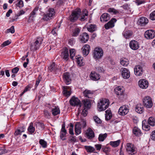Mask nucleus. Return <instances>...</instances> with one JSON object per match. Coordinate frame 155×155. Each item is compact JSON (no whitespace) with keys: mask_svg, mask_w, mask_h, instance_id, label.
I'll return each instance as SVG.
<instances>
[{"mask_svg":"<svg viewBox=\"0 0 155 155\" xmlns=\"http://www.w3.org/2000/svg\"><path fill=\"white\" fill-rule=\"evenodd\" d=\"M109 100L106 99H103L100 101L97 104V107L100 111L105 110L109 106Z\"/></svg>","mask_w":155,"mask_h":155,"instance_id":"1","label":"nucleus"},{"mask_svg":"<svg viewBox=\"0 0 155 155\" xmlns=\"http://www.w3.org/2000/svg\"><path fill=\"white\" fill-rule=\"evenodd\" d=\"M148 19L145 17H141L138 20L137 23L138 25L142 26H144L146 25L148 23Z\"/></svg>","mask_w":155,"mask_h":155,"instance_id":"16","label":"nucleus"},{"mask_svg":"<svg viewBox=\"0 0 155 155\" xmlns=\"http://www.w3.org/2000/svg\"><path fill=\"white\" fill-rule=\"evenodd\" d=\"M89 36L88 34L85 32L81 34L80 36V39L81 42L85 43L88 41Z\"/></svg>","mask_w":155,"mask_h":155,"instance_id":"20","label":"nucleus"},{"mask_svg":"<svg viewBox=\"0 0 155 155\" xmlns=\"http://www.w3.org/2000/svg\"><path fill=\"white\" fill-rule=\"evenodd\" d=\"M44 116L46 118H49L50 116V113L47 110L44 111Z\"/></svg>","mask_w":155,"mask_h":155,"instance_id":"59","label":"nucleus"},{"mask_svg":"<svg viewBox=\"0 0 155 155\" xmlns=\"http://www.w3.org/2000/svg\"><path fill=\"white\" fill-rule=\"evenodd\" d=\"M111 149L109 147L103 146L101 149V151L105 153L106 155H110V152Z\"/></svg>","mask_w":155,"mask_h":155,"instance_id":"37","label":"nucleus"},{"mask_svg":"<svg viewBox=\"0 0 155 155\" xmlns=\"http://www.w3.org/2000/svg\"><path fill=\"white\" fill-rule=\"evenodd\" d=\"M61 56L65 60L67 61L68 59L69 53L68 49L65 48L62 49Z\"/></svg>","mask_w":155,"mask_h":155,"instance_id":"17","label":"nucleus"},{"mask_svg":"<svg viewBox=\"0 0 155 155\" xmlns=\"http://www.w3.org/2000/svg\"><path fill=\"white\" fill-rule=\"evenodd\" d=\"M88 109L86 108H84L81 112V114L83 116L85 117L87 116V110Z\"/></svg>","mask_w":155,"mask_h":155,"instance_id":"58","label":"nucleus"},{"mask_svg":"<svg viewBox=\"0 0 155 155\" xmlns=\"http://www.w3.org/2000/svg\"><path fill=\"white\" fill-rule=\"evenodd\" d=\"M36 13L34 12L33 11L30 14V16L29 19L28 20V22H30L31 21L34 20L35 15H36Z\"/></svg>","mask_w":155,"mask_h":155,"instance_id":"43","label":"nucleus"},{"mask_svg":"<svg viewBox=\"0 0 155 155\" xmlns=\"http://www.w3.org/2000/svg\"><path fill=\"white\" fill-rule=\"evenodd\" d=\"M19 70V68L18 67H16L13 68L12 70V72L13 74H16Z\"/></svg>","mask_w":155,"mask_h":155,"instance_id":"60","label":"nucleus"},{"mask_svg":"<svg viewBox=\"0 0 155 155\" xmlns=\"http://www.w3.org/2000/svg\"><path fill=\"white\" fill-rule=\"evenodd\" d=\"M43 39L42 38H37L33 45H31L30 49L31 50H36L38 49L41 45Z\"/></svg>","mask_w":155,"mask_h":155,"instance_id":"5","label":"nucleus"},{"mask_svg":"<svg viewBox=\"0 0 155 155\" xmlns=\"http://www.w3.org/2000/svg\"><path fill=\"white\" fill-rule=\"evenodd\" d=\"M95 147L96 150H97L99 151L102 148V145L100 144H96L95 145Z\"/></svg>","mask_w":155,"mask_h":155,"instance_id":"61","label":"nucleus"},{"mask_svg":"<svg viewBox=\"0 0 155 155\" xmlns=\"http://www.w3.org/2000/svg\"><path fill=\"white\" fill-rule=\"evenodd\" d=\"M104 51L103 49L99 47L95 48L93 51V57L95 60L101 59L103 56Z\"/></svg>","mask_w":155,"mask_h":155,"instance_id":"2","label":"nucleus"},{"mask_svg":"<svg viewBox=\"0 0 155 155\" xmlns=\"http://www.w3.org/2000/svg\"><path fill=\"white\" fill-rule=\"evenodd\" d=\"M86 134L87 137L89 139H92L94 137V133L91 128L88 129L87 130Z\"/></svg>","mask_w":155,"mask_h":155,"instance_id":"28","label":"nucleus"},{"mask_svg":"<svg viewBox=\"0 0 155 155\" xmlns=\"http://www.w3.org/2000/svg\"><path fill=\"white\" fill-rule=\"evenodd\" d=\"M81 127L80 123L77 122L75 126V134L78 135L81 133Z\"/></svg>","mask_w":155,"mask_h":155,"instance_id":"27","label":"nucleus"},{"mask_svg":"<svg viewBox=\"0 0 155 155\" xmlns=\"http://www.w3.org/2000/svg\"><path fill=\"white\" fill-rule=\"evenodd\" d=\"M77 141V138L75 136H70L68 140V142H75Z\"/></svg>","mask_w":155,"mask_h":155,"instance_id":"49","label":"nucleus"},{"mask_svg":"<svg viewBox=\"0 0 155 155\" xmlns=\"http://www.w3.org/2000/svg\"><path fill=\"white\" fill-rule=\"evenodd\" d=\"M126 150L129 154L133 155L137 153L136 148L132 143H127L125 147Z\"/></svg>","mask_w":155,"mask_h":155,"instance_id":"3","label":"nucleus"},{"mask_svg":"<svg viewBox=\"0 0 155 155\" xmlns=\"http://www.w3.org/2000/svg\"><path fill=\"white\" fill-rule=\"evenodd\" d=\"M67 134V131L65 129V127L64 124H62V128L60 132V138L63 140H66L65 138H64V137Z\"/></svg>","mask_w":155,"mask_h":155,"instance_id":"22","label":"nucleus"},{"mask_svg":"<svg viewBox=\"0 0 155 155\" xmlns=\"http://www.w3.org/2000/svg\"><path fill=\"white\" fill-rule=\"evenodd\" d=\"M82 102H83L84 104V108H86L87 109H89L91 106V103L90 101L87 99L84 100Z\"/></svg>","mask_w":155,"mask_h":155,"instance_id":"38","label":"nucleus"},{"mask_svg":"<svg viewBox=\"0 0 155 155\" xmlns=\"http://www.w3.org/2000/svg\"><path fill=\"white\" fill-rule=\"evenodd\" d=\"M151 138L152 140H155V130L152 131L151 135Z\"/></svg>","mask_w":155,"mask_h":155,"instance_id":"64","label":"nucleus"},{"mask_svg":"<svg viewBox=\"0 0 155 155\" xmlns=\"http://www.w3.org/2000/svg\"><path fill=\"white\" fill-rule=\"evenodd\" d=\"M15 32L14 27V26H12L10 28L7 30V33L11 32L12 34L14 33Z\"/></svg>","mask_w":155,"mask_h":155,"instance_id":"53","label":"nucleus"},{"mask_svg":"<svg viewBox=\"0 0 155 155\" xmlns=\"http://www.w3.org/2000/svg\"><path fill=\"white\" fill-rule=\"evenodd\" d=\"M110 18V15L107 13H104L101 16L100 19L102 22H105L107 21Z\"/></svg>","mask_w":155,"mask_h":155,"instance_id":"25","label":"nucleus"},{"mask_svg":"<svg viewBox=\"0 0 155 155\" xmlns=\"http://www.w3.org/2000/svg\"><path fill=\"white\" fill-rule=\"evenodd\" d=\"M120 63L122 66L126 67L129 64V61L127 58H123L120 59Z\"/></svg>","mask_w":155,"mask_h":155,"instance_id":"34","label":"nucleus"},{"mask_svg":"<svg viewBox=\"0 0 155 155\" xmlns=\"http://www.w3.org/2000/svg\"><path fill=\"white\" fill-rule=\"evenodd\" d=\"M136 111L138 113L142 114L144 111V107L143 105L138 104L136 105L135 107Z\"/></svg>","mask_w":155,"mask_h":155,"instance_id":"23","label":"nucleus"},{"mask_svg":"<svg viewBox=\"0 0 155 155\" xmlns=\"http://www.w3.org/2000/svg\"><path fill=\"white\" fill-rule=\"evenodd\" d=\"M37 127L39 129H44L45 128V125L43 123L41 122H37L36 124Z\"/></svg>","mask_w":155,"mask_h":155,"instance_id":"47","label":"nucleus"},{"mask_svg":"<svg viewBox=\"0 0 155 155\" xmlns=\"http://www.w3.org/2000/svg\"><path fill=\"white\" fill-rule=\"evenodd\" d=\"M55 12L53 8H51L48 10L46 14L44 16L45 20L48 21L52 19L55 15Z\"/></svg>","mask_w":155,"mask_h":155,"instance_id":"6","label":"nucleus"},{"mask_svg":"<svg viewBox=\"0 0 155 155\" xmlns=\"http://www.w3.org/2000/svg\"><path fill=\"white\" fill-rule=\"evenodd\" d=\"M76 61L78 64L80 66H81L83 65V63L82 61V58L81 57H76Z\"/></svg>","mask_w":155,"mask_h":155,"instance_id":"42","label":"nucleus"},{"mask_svg":"<svg viewBox=\"0 0 155 155\" xmlns=\"http://www.w3.org/2000/svg\"><path fill=\"white\" fill-rule=\"evenodd\" d=\"M63 92L64 95L66 97L69 96L71 94V88L68 86L62 87Z\"/></svg>","mask_w":155,"mask_h":155,"instance_id":"19","label":"nucleus"},{"mask_svg":"<svg viewBox=\"0 0 155 155\" xmlns=\"http://www.w3.org/2000/svg\"><path fill=\"white\" fill-rule=\"evenodd\" d=\"M114 91L116 95L118 96V97L123 98L124 97V90L123 87L121 86H119L115 87Z\"/></svg>","mask_w":155,"mask_h":155,"instance_id":"9","label":"nucleus"},{"mask_svg":"<svg viewBox=\"0 0 155 155\" xmlns=\"http://www.w3.org/2000/svg\"><path fill=\"white\" fill-rule=\"evenodd\" d=\"M107 133H105L104 134H101L98 136V140L100 142L103 141L107 138Z\"/></svg>","mask_w":155,"mask_h":155,"instance_id":"35","label":"nucleus"},{"mask_svg":"<svg viewBox=\"0 0 155 155\" xmlns=\"http://www.w3.org/2000/svg\"><path fill=\"white\" fill-rule=\"evenodd\" d=\"M149 125L146 120H143L142 123L143 129L146 131L149 130L150 128Z\"/></svg>","mask_w":155,"mask_h":155,"instance_id":"29","label":"nucleus"},{"mask_svg":"<svg viewBox=\"0 0 155 155\" xmlns=\"http://www.w3.org/2000/svg\"><path fill=\"white\" fill-rule=\"evenodd\" d=\"M21 132L20 131V130L18 128L16 130L15 132L14 133L15 136H16L19 135H21Z\"/></svg>","mask_w":155,"mask_h":155,"instance_id":"63","label":"nucleus"},{"mask_svg":"<svg viewBox=\"0 0 155 155\" xmlns=\"http://www.w3.org/2000/svg\"><path fill=\"white\" fill-rule=\"evenodd\" d=\"M150 18L151 20H155V10L150 14Z\"/></svg>","mask_w":155,"mask_h":155,"instance_id":"55","label":"nucleus"},{"mask_svg":"<svg viewBox=\"0 0 155 155\" xmlns=\"http://www.w3.org/2000/svg\"><path fill=\"white\" fill-rule=\"evenodd\" d=\"M135 2L137 5H139L145 2L144 0H135Z\"/></svg>","mask_w":155,"mask_h":155,"instance_id":"54","label":"nucleus"},{"mask_svg":"<svg viewBox=\"0 0 155 155\" xmlns=\"http://www.w3.org/2000/svg\"><path fill=\"white\" fill-rule=\"evenodd\" d=\"M35 128L33 126V123L31 122L30 124V125L28 128V131L29 133V134H32L35 132Z\"/></svg>","mask_w":155,"mask_h":155,"instance_id":"31","label":"nucleus"},{"mask_svg":"<svg viewBox=\"0 0 155 155\" xmlns=\"http://www.w3.org/2000/svg\"><path fill=\"white\" fill-rule=\"evenodd\" d=\"M25 11L23 10H21L19 11L18 13H17V15L18 16H20L21 15L25 14Z\"/></svg>","mask_w":155,"mask_h":155,"instance_id":"62","label":"nucleus"},{"mask_svg":"<svg viewBox=\"0 0 155 155\" xmlns=\"http://www.w3.org/2000/svg\"><path fill=\"white\" fill-rule=\"evenodd\" d=\"M121 76L123 78H130V73L129 70L125 68H122L120 69Z\"/></svg>","mask_w":155,"mask_h":155,"instance_id":"15","label":"nucleus"},{"mask_svg":"<svg viewBox=\"0 0 155 155\" xmlns=\"http://www.w3.org/2000/svg\"><path fill=\"white\" fill-rule=\"evenodd\" d=\"M70 57L72 59H73V58L75 56L76 51L74 49L72 48L69 50Z\"/></svg>","mask_w":155,"mask_h":155,"instance_id":"45","label":"nucleus"},{"mask_svg":"<svg viewBox=\"0 0 155 155\" xmlns=\"http://www.w3.org/2000/svg\"><path fill=\"white\" fill-rule=\"evenodd\" d=\"M117 21V19L115 18H112L110 21L104 25L105 28L107 30L114 27V24Z\"/></svg>","mask_w":155,"mask_h":155,"instance_id":"11","label":"nucleus"},{"mask_svg":"<svg viewBox=\"0 0 155 155\" xmlns=\"http://www.w3.org/2000/svg\"><path fill=\"white\" fill-rule=\"evenodd\" d=\"M85 149L87 150L88 152H92L95 150L94 148L93 147L91 146H85Z\"/></svg>","mask_w":155,"mask_h":155,"instance_id":"48","label":"nucleus"},{"mask_svg":"<svg viewBox=\"0 0 155 155\" xmlns=\"http://www.w3.org/2000/svg\"><path fill=\"white\" fill-rule=\"evenodd\" d=\"M49 71L51 72H53L54 73H56V71L57 69L56 68L55 64L52 63L48 67Z\"/></svg>","mask_w":155,"mask_h":155,"instance_id":"33","label":"nucleus"},{"mask_svg":"<svg viewBox=\"0 0 155 155\" xmlns=\"http://www.w3.org/2000/svg\"><path fill=\"white\" fill-rule=\"evenodd\" d=\"M16 5L19 8H21L24 6L23 1L22 0H17Z\"/></svg>","mask_w":155,"mask_h":155,"instance_id":"46","label":"nucleus"},{"mask_svg":"<svg viewBox=\"0 0 155 155\" xmlns=\"http://www.w3.org/2000/svg\"><path fill=\"white\" fill-rule=\"evenodd\" d=\"M108 12H109L114 15H117L119 13V11L114 8H109L108 9Z\"/></svg>","mask_w":155,"mask_h":155,"instance_id":"44","label":"nucleus"},{"mask_svg":"<svg viewBox=\"0 0 155 155\" xmlns=\"http://www.w3.org/2000/svg\"><path fill=\"white\" fill-rule=\"evenodd\" d=\"M39 143L43 148H46L47 146V142L43 139H41L39 141Z\"/></svg>","mask_w":155,"mask_h":155,"instance_id":"50","label":"nucleus"},{"mask_svg":"<svg viewBox=\"0 0 155 155\" xmlns=\"http://www.w3.org/2000/svg\"><path fill=\"white\" fill-rule=\"evenodd\" d=\"M145 36L148 39H152L155 36V32L152 30H148L145 32Z\"/></svg>","mask_w":155,"mask_h":155,"instance_id":"13","label":"nucleus"},{"mask_svg":"<svg viewBox=\"0 0 155 155\" xmlns=\"http://www.w3.org/2000/svg\"><path fill=\"white\" fill-rule=\"evenodd\" d=\"M129 47L133 50H136L140 47L139 43L135 40H132L129 43Z\"/></svg>","mask_w":155,"mask_h":155,"instance_id":"10","label":"nucleus"},{"mask_svg":"<svg viewBox=\"0 0 155 155\" xmlns=\"http://www.w3.org/2000/svg\"><path fill=\"white\" fill-rule=\"evenodd\" d=\"M70 104L73 106L79 105L81 107V104L80 100L76 97L74 96L72 97L69 101Z\"/></svg>","mask_w":155,"mask_h":155,"instance_id":"7","label":"nucleus"},{"mask_svg":"<svg viewBox=\"0 0 155 155\" xmlns=\"http://www.w3.org/2000/svg\"><path fill=\"white\" fill-rule=\"evenodd\" d=\"M123 36L126 39H129L133 35V32L130 30H125L123 32Z\"/></svg>","mask_w":155,"mask_h":155,"instance_id":"26","label":"nucleus"},{"mask_svg":"<svg viewBox=\"0 0 155 155\" xmlns=\"http://www.w3.org/2000/svg\"><path fill=\"white\" fill-rule=\"evenodd\" d=\"M99 74L97 73L94 71H92L90 75V78H97L99 77Z\"/></svg>","mask_w":155,"mask_h":155,"instance_id":"51","label":"nucleus"},{"mask_svg":"<svg viewBox=\"0 0 155 155\" xmlns=\"http://www.w3.org/2000/svg\"><path fill=\"white\" fill-rule=\"evenodd\" d=\"M129 109L126 105L121 106L118 110V113L121 115H125L127 114L129 112Z\"/></svg>","mask_w":155,"mask_h":155,"instance_id":"12","label":"nucleus"},{"mask_svg":"<svg viewBox=\"0 0 155 155\" xmlns=\"http://www.w3.org/2000/svg\"><path fill=\"white\" fill-rule=\"evenodd\" d=\"M135 74L137 76H140L143 73L142 67L139 65L135 66L134 69Z\"/></svg>","mask_w":155,"mask_h":155,"instance_id":"18","label":"nucleus"},{"mask_svg":"<svg viewBox=\"0 0 155 155\" xmlns=\"http://www.w3.org/2000/svg\"><path fill=\"white\" fill-rule=\"evenodd\" d=\"M52 114L54 116H56L60 113L59 108L58 107H55L52 109L51 110Z\"/></svg>","mask_w":155,"mask_h":155,"instance_id":"40","label":"nucleus"},{"mask_svg":"<svg viewBox=\"0 0 155 155\" xmlns=\"http://www.w3.org/2000/svg\"><path fill=\"white\" fill-rule=\"evenodd\" d=\"M147 122L151 126H154L155 125V119L153 117H150L149 118Z\"/></svg>","mask_w":155,"mask_h":155,"instance_id":"39","label":"nucleus"},{"mask_svg":"<svg viewBox=\"0 0 155 155\" xmlns=\"http://www.w3.org/2000/svg\"><path fill=\"white\" fill-rule=\"evenodd\" d=\"M90 46L88 45H85L82 48V53L85 56L87 55L89 52L90 50Z\"/></svg>","mask_w":155,"mask_h":155,"instance_id":"21","label":"nucleus"},{"mask_svg":"<svg viewBox=\"0 0 155 155\" xmlns=\"http://www.w3.org/2000/svg\"><path fill=\"white\" fill-rule=\"evenodd\" d=\"M120 143V140H118L116 141H110V144L112 147H117L118 146Z\"/></svg>","mask_w":155,"mask_h":155,"instance_id":"41","label":"nucleus"},{"mask_svg":"<svg viewBox=\"0 0 155 155\" xmlns=\"http://www.w3.org/2000/svg\"><path fill=\"white\" fill-rule=\"evenodd\" d=\"M86 26L87 30L89 32H93L96 30V26L94 25L87 24Z\"/></svg>","mask_w":155,"mask_h":155,"instance_id":"32","label":"nucleus"},{"mask_svg":"<svg viewBox=\"0 0 155 155\" xmlns=\"http://www.w3.org/2000/svg\"><path fill=\"white\" fill-rule=\"evenodd\" d=\"M81 28L75 27L72 31V36H77L78 35L81 31Z\"/></svg>","mask_w":155,"mask_h":155,"instance_id":"36","label":"nucleus"},{"mask_svg":"<svg viewBox=\"0 0 155 155\" xmlns=\"http://www.w3.org/2000/svg\"><path fill=\"white\" fill-rule=\"evenodd\" d=\"M81 13V10L79 8L73 11L72 14L69 16V20L72 22L76 21L78 19Z\"/></svg>","mask_w":155,"mask_h":155,"instance_id":"4","label":"nucleus"},{"mask_svg":"<svg viewBox=\"0 0 155 155\" xmlns=\"http://www.w3.org/2000/svg\"><path fill=\"white\" fill-rule=\"evenodd\" d=\"M138 84L139 87L142 89L147 88L148 86L147 81L143 79L140 80L138 81Z\"/></svg>","mask_w":155,"mask_h":155,"instance_id":"14","label":"nucleus"},{"mask_svg":"<svg viewBox=\"0 0 155 155\" xmlns=\"http://www.w3.org/2000/svg\"><path fill=\"white\" fill-rule=\"evenodd\" d=\"M11 41L9 40H7L4 41L1 45V47H4L9 45L11 43Z\"/></svg>","mask_w":155,"mask_h":155,"instance_id":"57","label":"nucleus"},{"mask_svg":"<svg viewBox=\"0 0 155 155\" xmlns=\"http://www.w3.org/2000/svg\"><path fill=\"white\" fill-rule=\"evenodd\" d=\"M65 84L68 85L70 84L71 82V78H63Z\"/></svg>","mask_w":155,"mask_h":155,"instance_id":"56","label":"nucleus"},{"mask_svg":"<svg viewBox=\"0 0 155 155\" xmlns=\"http://www.w3.org/2000/svg\"><path fill=\"white\" fill-rule=\"evenodd\" d=\"M94 119L95 123L97 124H100L102 122L101 120L97 116L94 117Z\"/></svg>","mask_w":155,"mask_h":155,"instance_id":"52","label":"nucleus"},{"mask_svg":"<svg viewBox=\"0 0 155 155\" xmlns=\"http://www.w3.org/2000/svg\"><path fill=\"white\" fill-rule=\"evenodd\" d=\"M144 106L147 108H150L153 105L152 99L149 96L145 97L143 100Z\"/></svg>","mask_w":155,"mask_h":155,"instance_id":"8","label":"nucleus"},{"mask_svg":"<svg viewBox=\"0 0 155 155\" xmlns=\"http://www.w3.org/2000/svg\"><path fill=\"white\" fill-rule=\"evenodd\" d=\"M133 133L136 136H140L142 134L140 129L136 127H134L133 129Z\"/></svg>","mask_w":155,"mask_h":155,"instance_id":"30","label":"nucleus"},{"mask_svg":"<svg viewBox=\"0 0 155 155\" xmlns=\"http://www.w3.org/2000/svg\"><path fill=\"white\" fill-rule=\"evenodd\" d=\"M93 93L94 92L93 91L88 90L87 89L85 90L83 92L84 96L89 98H92Z\"/></svg>","mask_w":155,"mask_h":155,"instance_id":"24","label":"nucleus"}]
</instances>
